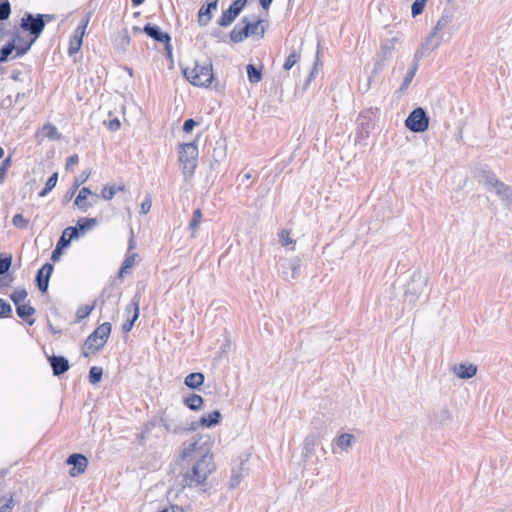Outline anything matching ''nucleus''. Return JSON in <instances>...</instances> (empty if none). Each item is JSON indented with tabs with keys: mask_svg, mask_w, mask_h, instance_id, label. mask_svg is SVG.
<instances>
[{
	"mask_svg": "<svg viewBox=\"0 0 512 512\" xmlns=\"http://www.w3.org/2000/svg\"><path fill=\"white\" fill-rule=\"evenodd\" d=\"M184 460L193 461L192 467L185 474V481L189 486H198L204 483L215 470L213 455L209 450L197 442L190 443L182 452Z\"/></svg>",
	"mask_w": 512,
	"mask_h": 512,
	"instance_id": "obj_1",
	"label": "nucleus"
},
{
	"mask_svg": "<svg viewBox=\"0 0 512 512\" xmlns=\"http://www.w3.org/2000/svg\"><path fill=\"white\" fill-rule=\"evenodd\" d=\"M184 77L194 86L208 87L213 80V67L210 61L203 64L195 62L192 68L183 69Z\"/></svg>",
	"mask_w": 512,
	"mask_h": 512,
	"instance_id": "obj_2",
	"label": "nucleus"
},
{
	"mask_svg": "<svg viewBox=\"0 0 512 512\" xmlns=\"http://www.w3.org/2000/svg\"><path fill=\"white\" fill-rule=\"evenodd\" d=\"M111 333V324L104 322L99 325L86 339L83 345V355L88 357L91 352L101 349Z\"/></svg>",
	"mask_w": 512,
	"mask_h": 512,
	"instance_id": "obj_3",
	"label": "nucleus"
},
{
	"mask_svg": "<svg viewBox=\"0 0 512 512\" xmlns=\"http://www.w3.org/2000/svg\"><path fill=\"white\" fill-rule=\"evenodd\" d=\"M198 148L195 142L180 145L179 161L183 175L188 178L194 174L197 167Z\"/></svg>",
	"mask_w": 512,
	"mask_h": 512,
	"instance_id": "obj_4",
	"label": "nucleus"
},
{
	"mask_svg": "<svg viewBox=\"0 0 512 512\" xmlns=\"http://www.w3.org/2000/svg\"><path fill=\"white\" fill-rule=\"evenodd\" d=\"M428 279L420 272H414L410 281L406 284L404 291V301L409 305H414L419 296L424 292Z\"/></svg>",
	"mask_w": 512,
	"mask_h": 512,
	"instance_id": "obj_5",
	"label": "nucleus"
},
{
	"mask_svg": "<svg viewBox=\"0 0 512 512\" xmlns=\"http://www.w3.org/2000/svg\"><path fill=\"white\" fill-rule=\"evenodd\" d=\"M405 125L412 132H424L428 129L429 119L426 112L419 107L409 114L405 120Z\"/></svg>",
	"mask_w": 512,
	"mask_h": 512,
	"instance_id": "obj_6",
	"label": "nucleus"
},
{
	"mask_svg": "<svg viewBox=\"0 0 512 512\" xmlns=\"http://www.w3.org/2000/svg\"><path fill=\"white\" fill-rule=\"evenodd\" d=\"M44 16L45 15L42 14L33 16L32 14L28 13L22 18L21 28L29 31L30 34L34 35V38L32 39L34 41L39 37L45 27L43 19Z\"/></svg>",
	"mask_w": 512,
	"mask_h": 512,
	"instance_id": "obj_7",
	"label": "nucleus"
},
{
	"mask_svg": "<svg viewBox=\"0 0 512 512\" xmlns=\"http://www.w3.org/2000/svg\"><path fill=\"white\" fill-rule=\"evenodd\" d=\"M442 42V36L437 34L435 31H431L430 34L426 37L425 42L421 45V47L415 53V60H419L424 57L426 54L437 49Z\"/></svg>",
	"mask_w": 512,
	"mask_h": 512,
	"instance_id": "obj_8",
	"label": "nucleus"
},
{
	"mask_svg": "<svg viewBox=\"0 0 512 512\" xmlns=\"http://www.w3.org/2000/svg\"><path fill=\"white\" fill-rule=\"evenodd\" d=\"M66 464L72 465L69 474L72 477H76L86 471L88 466V459L83 454L74 453L67 458Z\"/></svg>",
	"mask_w": 512,
	"mask_h": 512,
	"instance_id": "obj_9",
	"label": "nucleus"
},
{
	"mask_svg": "<svg viewBox=\"0 0 512 512\" xmlns=\"http://www.w3.org/2000/svg\"><path fill=\"white\" fill-rule=\"evenodd\" d=\"M160 422L164 426L165 430L170 433L180 434L188 431V428L178 421L177 417H173L166 412H163L161 415Z\"/></svg>",
	"mask_w": 512,
	"mask_h": 512,
	"instance_id": "obj_10",
	"label": "nucleus"
},
{
	"mask_svg": "<svg viewBox=\"0 0 512 512\" xmlns=\"http://www.w3.org/2000/svg\"><path fill=\"white\" fill-rule=\"evenodd\" d=\"M143 31L151 38L158 42H162L166 44V49H170V36L168 33L161 31V29L156 26L152 25L150 23L146 24L143 28Z\"/></svg>",
	"mask_w": 512,
	"mask_h": 512,
	"instance_id": "obj_11",
	"label": "nucleus"
},
{
	"mask_svg": "<svg viewBox=\"0 0 512 512\" xmlns=\"http://www.w3.org/2000/svg\"><path fill=\"white\" fill-rule=\"evenodd\" d=\"M53 271V265L50 263L44 264L37 272L36 282L38 289L44 293L48 289L49 279Z\"/></svg>",
	"mask_w": 512,
	"mask_h": 512,
	"instance_id": "obj_12",
	"label": "nucleus"
},
{
	"mask_svg": "<svg viewBox=\"0 0 512 512\" xmlns=\"http://www.w3.org/2000/svg\"><path fill=\"white\" fill-rule=\"evenodd\" d=\"M88 20H86L82 25H79L75 31L73 36L70 39L68 53L69 55L76 54L81 46H82V40L85 33V29L87 26Z\"/></svg>",
	"mask_w": 512,
	"mask_h": 512,
	"instance_id": "obj_13",
	"label": "nucleus"
},
{
	"mask_svg": "<svg viewBox=\"0 0 512 512\" xmlns=\"http://www.w3.org/2000/svg\"><path fill=\"white\" fill-rule=\"evenodd\" d=\"M139 302H140V295L139 294H136L132 301H131V304L126 308V310L128 311V313H130L131 311L133 312V316L132 318L129 320H127L123 325H122V330L124 332H129L135 321L137 320L138 316H139Z\"/></svg>",
	"mask_w": 512,
	"mask_h": 512,
	"instance_id": "obj_14",
	"label": "nucleus"
},
{
	"mask_svg": "<svg viewBox=\"0 0 512 512\" xmlns=\"http://www.w3.org/2000/svg\"><path fill=\"white\" fill-rule=\"evenodd\" d=\"M453 373L460 379H470L477 373V366L472 363H460L453 367Z\"/></svg>",
	"mask_w": 512,
	"mask_h": 512,
	"instance_id": "obj_15",
	"label": "nucleus"
},
{
	"mask_svg": "<svg viewBox=\"0 0 512 512\" xmlns=\"http://www.w3.org/2000/svg\"><path fill=\"white\" fill-rule=\"evenodd\" d=\"M477 179L487 190L492 191L499 180L495 174L487 169H480L477 174Z\"/></svg>",
	"mask_w": 512,
	"mask_h": 512,
	"instance_id": "obj_16",
	"label": "nucleus"
},
{
	"mask_svg": "<svg viewBox=\"0 0 512 512\" xmlns=\"http://www.w3.org/2000/svg\"><path fill=\"white\" fill-rule=\"evenodd\" d=\"M319 440H320V435L316 434V433H311L306 436V438L304 439V442H303V451H302L303 458L307 459L314 454L315 448L318 445Z\"/></svg>",
	"mask_w": 512,
	"mask_h": 512,
	"instance_id": "obj_17",
	"label": "nucleus"
},
{
	"mask_svg": "<svg viewBox=\"0 0 512 512\" xmlns=\"http://www.w3.org/2000/svg\"><path fill=\"white\" fill-rule=\"evenodd\" d=\"M218 0H207V5L202 6L198 12V22L201 26L207 25L211 18V10L217 8Z\"/></svg>",
	"mask_w": 512,
	"mask_h": 512,
	"instance_id": "obj_18",
	"label": "nucleus"
},
{
	"mask_svg": "<svg viewBox=\"0 0 512 512\" xmlns=\"http://www.w3.org/2000/svg\"><path fill=\"white\" fill-rule=\"evenodd\" d=\"M49 362L55 376L64 374L70 367L68 360L63 356H52Z\"/></svg>",
	"mask_w": 512,
	"mask_h": 512,
	"instance_id": "obj_19",
	"label": "nucleus"
},
{
	"mask_svg": "<svg viewBox=\"0 0 512 512\" xmlns=\"http://www.w3.org/2000/svg\"><path fill=\"white\" fill-rule=\"evenodd\" d=\"M492 191H494L499 196V198L505 203L507 207L512 205V189L510 186L499 181Z\"/></svg>",
	"mask_w": 512,
	"mask_h": 512,
	"instance_id": "obj_20",
	"label": "nucleus"
},
{
	"mask_svg": "<svg viewBox=\"0 0 512 512\" xmlns=\"http://www.w3.org/2000/svg\"><path fill=\"white\" fill-rule=\"evenodd\" d=\"M16 313L17 315L26 321L29 325H33L35 320L31 318L34 313L35 309L28 303L20 304L16 306Z\"/></svg>",
	"mask_w": 512,
	"mask_h": 512,
	"instance_id": "obj_21",
	"label": "nucleus"
},
{
	"mask_svg": "<svg viewBox=\"0 0 512 512\" xmlns=\"http://www.w3.org/2000/svg\"><path fill=\"white\" fill-rule=\"evenodd\" d=\"M78 228L67 227L62 232L60 239L58 240V250L67 247L71 240L74 238H78Z\"/></svg>",
	"mask_w": 512,
	"mask_h": 512,
	"instance_id": "obj_22",
	"label": "nucleus"
},
{
	"mask_svg": "<svg viewBox=\"0 0 512 512\" xmlns=\"http://www.w3.org/2000/svg\"><path fill=\"white\" fill-rule=\"evenodd\" d=\"M355 441L354 435L350 433H342L335 440V445L341 450L348 452Z\"/></svg>",
	"mask_w": 512,
	"mask_h": 512,
	"instance_id": "obj_23",
	"label": "nucleus"
},
{
	"mask_svg": "<svg viewBox=\"0 0 512 512\" xmlns=\"http://www.w3.org/2000/svg\"><path fill=\"white\" fill-rule=\"evenodd\" d=\"M221 413L220 411L218 410H214L212 412H209L207 414H204L200 420H199V424L200 426L202 427H212V426H215L217 424H219L220 420H221Z\"/></svg>",
	"mask_w": 512,
	"mask_h": 512,
	"instance_id": "obj_24",
	"label": "nucleus"
},
{
	"mask_svg": "<svg viewBox=\"0 0 512 512\" xmlns=\"http://www.w3.org/2000/svg\"><path fill=\"white\" fill-rule=\"evenodd\" d=\"M205 377L200 372L190 373L185 377L184 384L190 389H199L204 383Z\"/></svg>",
	"mask_w": 512,
	"mask_h": 512,
	"instance_id": "obj_25",
	"label": "nucleus"
},
{
	"mask_svg": "<svg viewBox=\"0 0 512 512\" xmlns=\"http://www.w3.org/2000/svg\"><path fill=\"white\" fill-rule=\"evenodd\" d=\"M203 398L197 394H191L184 398L183 403L191 410H200L203 406Z\"/></svg>",
	"mask_w": 512,
	"mask_h": 512,
	"instance_id": "obj_26",
	"label": "nucleus"
},
{
	"mask_svg": "<svg viewBox=\"0 0 512 512\" xmlns=\"http://www.w3.org/2000/svg\"><path fill=\"white\" fill-rule=\"evenodd\" d=\"M41 134L49 140H59L61 138L57 127L51 123H47L42 127Z\"/></svg>",
	"mask_w": 512,
	"mask_h": 512,
	"instance_id": "obj_27",
	"label": "nucleus"
},
{
	"mask_svg": "<svg viewBox=\"0 0 512 512\" xmlns=\"http://www.w3.org/2000/svg\"><path fill=\"white\" fill-rule=\"evenodd\" d=\"M286 268L290 271V277L292 279L298 278L301 269V259L299 257H294L290 259L287 263Z\"/></svg>",
	"mask_w": 512,
	"mask_h": 512,
	"instance_id": "obj_28",
	"label": "nucleus"
},
{
	"mask_svg": "<svg viewBox=\"0 0 512 512\" xmlns=\"http://www.w3.org/2000/svg\"><path fill=\"white\" fill-rule=\"evenodd\" d=\"M247 29L248 28H244L243 27H240L239 24H237L231 31L230 33V39L234 42V43H239V42H242L247 36Z\"/></svg>",
	"mask_w": 512,
	"mask_h": 512,
	"instance_id": "obj_29",
	"label": "nucleus"
},
{
	"mask_svg": "<svg viewBox=\"0 0 512 512\" xmlns=\"http://www.w3.org/2000/svg\"><path fill=\"white\" fill-rule=\"evenodd\" d=\"M237 16L238 14H236L235 11H233L231 8H228L222 13L218 20V24L222 27H227L235 20Z\"/></svg>",
	"mask_w": 512,
	"mask_h": 512,
	"instance_id": "obj_30",
	"label": "nucleus"
},
{
	"mask_svg": "<svg viewBox=\"0 0 512 512\" xmlns=\"http://www.w3.org/2000/svg\"><path fill=\"white\" fill-rule=\"evenodd\" d=\"M248 80L250 83L256 84L262 79V72L260 69L256 68L254 65L249 64L246 67Z\"/></svg>",
	"mask_w": 512,
	"mask_h": 512,
	"instance_id": "obj_31",
	"label": "nucleus"
},
{
	"mask_svg": "<svg viewBox=\"0 0 512 512\" xmlns=\"http://www.w3.org/2000/svg\"><path fill=\"white\" fill-rule=\"evenodd\" d=\"M96 225H97V220L95 218H80L77 221V225L75 228H78V233H79L80 231L84 232L86 230H91Z\"/></svg>",
	"mask_w": 512,
	"mask_h": 512,
	"instance_id": "obj_32",
	"label": "nucleus"
},
{
	"mask_svg": "<svg viewBox=\"0 0 512 512\" xmlns=\"http://www.w3.org/2000/svg\"><path fill=\"white\" fill-rule=\"evenodd\" d=\"M85 197H88L94 201H98L99 199V195L96 194V193H93L89 188L87 187H83L80 189L76 199H75V202L74 204H80L82 202V199H84Z\"/></svg>",
	"mask_w": 512,
	"mask_h": 512,
	"instance_id": "obj_33",
	"label": "nucleus"
},
{
	"mask_svg": "<svg viewBox=\"0 0 512 512\" xmlns=\"http://www.w3.org/2000/svg\"><path fill=\"white\" fill-rule=\"evenodd\" d=\"M452 22V16L449 14L442 15L439 20L437 21L435 27L433 28V31H435L437 34L439 32L445 30Z\"/></svg>",
	"mask_w": 512,
	"mask_h": 512,
	"instance_id": "obj_34",
	"label": "nucleus"
},
{
	"mask_svg": "<svg viewBox=\"0 0 512 512\" xmlns=\"http://www.w3.org/2000/svg\"><path fill=\"white\" fill-rule=\"evenodd\" d=\"M246 474L247 471L244 467H240L238 470L233 471L230 479V486L232 488L237 487Z\"/></svg>",
	"mask_w": 512,
	"mask_h": 512,
	"instance_id": "obj_35",
	"label": "nucleus"
},
{
	"mask_svg": "<svg viewBox=\"0 0 512 512\" xmlns=\"http://www.w3.org/2000/svg\"><path fill=\"white\" fill-rule=\"evenodd\" d=\"M14 506L15 502L11 495L0 497V512H12Z\"/></svg>",
	"mask_w": 512,
	"mask_h": 512,
	"instance_id": "obj_36",
	"label": "nucleus"
},
{
	"mask_svg": "<svg viewBox=\"0 0 512 512\" xmlns=\"http://www.w3.org/2000/svg\"><path fill=\"white\" fill-rule=\"evenodd\" d=\"M58 173H53L45 183L44 189L39 192L40 197L46 196L57 184Z\"/></svg>",
	"mask_w": 512,
	"mask_h": 512,
	"instance_id": "obj_37",
	"label": "nucleus"
},
{
	"mask_svg": "<svg viewBox=\"0 0 512 512\" xmlns=\"http://www.w3.org/2000/svg\"><path fill=\"white\" fill-rule=\"evenodd\" d=\"M136 256L137 255L135 253L126 256V258L124 259V261L120 267V270H119L120 277H123V275L127 272V270L134 266Z\"/></svg>",
	"mask_w": 512,
	"mask_h": 512,
	"instance_id": "obj_38",
	"label": "nucleus"
},
{
	"mask_svg": "<svg viewBox=\"0 0 512 512\" xmlns=\"http://www.w3.org/2000/svg\"><path fill=\"white\" fill-rule=\"evenodd\" d=\"M417 69H418V64L414 63L412 65V67L407 71V73L403 79L401 88H400L401 90H405L408 88V86L410 85L411 81L413 80V78L415 76Z\"/></svg>",
	"mask_w": 512,
	"mask_h": 512,
	"instance_id": "obj_39",
	"label": "nucleus"
},
{
	"mask_svg": "<svg viewBox=\"0 0 512 512\" xmlns=\"http://www.w3.org/2000/svg\"><path fill=\"white\" fill-rule=\"evenodd\" d=\"M27 298V292L25 289L15 290L11 295L10 299L13 301L15 306L24 304Z\"/></svg>",
	"mask_w": 512,
	"mask_h": 512,
	"instance_id": "obj_40",
	"label": "nucleus"
},
{
	"mask_svg": "<svg viewBox=\"0 0 512 512\" xmlns=\"http://www.w3.org/2000/svg\"><path fill=\"white\" fill-rule=\"evenodd\" d=\"M103 370L101 367L94 366L89 371V382L96 384L101 381Z\"/></svg>",
	"mask_w": 512,
	"mask_h": 512,
	"instance_id": "obj_41",
	"label": "nucleus"
},
{
	"mask_svg": "<svg viewBox=\"0 0 512 512\" xmlns=\"http://www.w3.org/2000/svg\"><path fill=\"white\" fill-rule=\"evenodd\" d=\"M14 49L15 45L13 42H9L8 44L4 45L0 50V63L6 62Z\"/></svg>",
	"mask_w": 512,
	"mask_h": 512,
	"instance_id": "obj_42",
	"label": "nucleus"
},
{
	"mask_svg": "<svg viewBox=\"0 0 512 512\" xmlns=\"http://www.w3.org/2000/svg\"><path fill=\"white\" fill-rule=\"evenodd\" d=\"M300 55L296 50H293L289 56L287 57L285 63H284V69L290 70L299 60Z\"/></svg>",
	"mask_w": 512,
	"mask_h": 512,
	"instance_id": "obj_43",
	"label": "nucleus"
},
{
	"mask_svg": "<svg viewBox=\"0 0 512 512\" xmlns=\"http://www.w3.org/2000/svg\"><path fill=\"white\" fill-rule=\"evenodd\" d=\"M201 219H202V212L200 209H196L193 212L192 219L189 223V228L193 231L197 230V228L200 225Z\"/></svg>",
	"mask_w": 512,
	"mask_h": 512,
	"instance_id": "obj_44",
	"label": "nucleus"
},
{
	"mask_svg": "<svg viewBox=\"0 0 512 512\" xmlns=\"http://www.w3.org/2000/svg\"><path fill=\"white\" fill-rule=\"evenodd\" d=\"M426 0H415L411 6V14L413 17L420 15L425 7Z\"/></svg>",
	"mask_w": 512,
	"mask_h": 512,
	"instance_id": "obj_45",
	"label": "nucleus"
},
{
	"mask_svg": "<svg viewBox=\"0 0 512 512\" xmlns=\"http://www.w3.org/2000/svg\"><path fill=\"white\" fill-rule=\"evenodd\" d=\"M279 242L282 246H289L294 244V240L290 236V232L288 230H282L279 234Z\"/></svg>",
	"mask_w": 512,
	"mask_h": 512,
	"instance_id": "obj_46",
	"label": "nucleus"
},
{
	"mask_svg": "<svg viewBox=\"0 0 512 512\" xmlns=\"http://www.w3.org/2000/svg\"><path fill=\"white\" fill-rule=\"evenodd\" d=\"M116 194V186H105L101 191V197L105 200H111Z\"/></svg>",
	"mask_w": 512,
	"mask_h": 512,
	"instance_id": "obj_47",
	"label": "nucleus"
},
{
	"mask_svg": "<svg viewBox=\"0 0 512 512\" xmlns=\"http://www.w3.org/2000/svg\"><path fill=\"white\" fill-rule=\"evenodd\" d=\"M11 13V6L8 1L0 3V20H6Z\"/></svg>",
	"mask_w": 512,
	"mask_h": 512,
	"instance_id": "obj_48",
	"label": "nucleus"
},
{
	"mask_svg": "<svg viewBox=\"0 0 512 512\" xmlns=\"http://www.w3.org/2000/svg\"><path fill=\"white\" fill-rule=\"evenodd\" d=\"M97 201H94L92 199H89L88 197H85L82 199V202L80 204H75L78 209H80L82 212H87L89 208L93 207Z\"/></svg>",
	"mask_w": 512,
	"mask_h": 512,
	"instance_id": "obj_49",
	"label": "nucleus"
},
{
	"mask_svg": "<svg viewBox=\"0 0 512 512\" xmlns=\"http://www.w3.org/2000/svg\"><path fill=\"white\" fill-rule=\"evenodd\" d=\"M11 164V158L7 157L0 165V184L5 180L6 173Z\"/></svg>",
	"mask_w": 512,
	"mask_h": 512,
	"instance_id": "obj_50",
	"label": "nucleus"
},
{
	"mask_svg": "<svg viewBox=\"0 0 512 512\" xmlns=\"http://www.w3.org/2000/svg\"><path fill=\"white\" fill-rule=\"evenodd\" d=\"M12 313V307L9 303L0 298V317H8Z\"/></svg>",
	"mask_w": 512,
	"mask_h": 512,
	"instance_id": "obj_51",
	"label": "nucleus"
},
{
	"mask_svg": "<svg viewBox=\"0 0 512 512\" xmlns=\"http://www.w3.org/2000/svg\"><path fill=\"white\" fill-rule=\"evenodd\" d=\"M226 155V148L224 145H218L214 148L213 158L215 161L220 162Z\"/></svg>",
	"mask_w": 512,
	"mask_h": 512,
	"instance_id": "obj_52",
	"label": "nucleus"
},
{
	"mask_svg": "<svg viewBox=\"0 0 512 512\" xmlns=\"http://www.w3.org/2000/svg\"><path fill=\"white\" fill-rule=\"evenodd\" d=\"M12 223H13L14 226H16L18 228H25V227H27V220L20 213L15 214L13 216Z\"/></svg>",
	"mask_w": 512,
	"mask_h": 512,
	"instance_id": "obj_53",
	"label": "nucleus"
},
{
	"mask_svg": "<svg viewBox=\"0 0 512 512\" xmlns=\"http://www.w3.org/2000/svg\"><path fill=\"white\" fill-rule=\"evenodd\" d=\"M92 310H93V306H88V305L82 306V307L78 308V310L76 312V316L78 319H84L92 312Z\"/></svg>",
	"mask_w": 512,
	"mask_h": 512,
	"instance_id": "obj_54",
	"label": "nucleus"
},
{
	"mask_svg": "<svg viewBox=\"0 0 512 512\" xmlns=\"http://www.w3.org/2000/svg\"><path fill=\"white\" fill-rule=\"evenodd\" d=\"M11 257H1L0 256V275L6 273L11 266Z\"/></svg>",
	"mask_w": 512,
	"mask_h": 512,
	"instance_id": "obj_55",
	"label": "nucleus"
},
{
	"mask_svg": "<svg viewBox=\"0 0 512 512\" xmlns=\"http://www.w3.org/2000/svg\"><path fill=\"white\" fill-rule=\"evenodd\" d=\"M259 27H260V21H256V22H253V23H246L244 25V28H248L247 29V36L258 34L259 33L258 32Z\"/></svg>",
	"mask_w": 512,
	"mask_h": 512,
	"instance_id": "obj_56",
	"label": "nucleus"
},
{
	"mask_svg": "<svg viewBox=\"0 0 512 512\" xmlns=\"http://www.w3.org/2000/svg\"><path fill=\"white\" fill-rule=\"evenodd\" d=\"M33 43H34V40H31L29 43H27L24 46H15V49H14L16 51L15 57H20V56H23L24 54H26L29 51V49L31 48Z\"/></svg>",
	"mask_w": 512,
	"mask_h": 512,
	"instance_id": "obj_57",
	"label": "nucleus"
},
{
	"mask_svg": "<svg viewBox=\"0 0 512 512\" xmlns=\"http://www.w3.org/2000/svg\"><path fill=\"white\" fill-rule=\"evenodd\" d=\"M246 2H247V0H234L229 8H231L233 11H235L236 14L239 15V13L242 11L244 6L246 5Z\"/></svg>",
	"mask_w": 512,
	"mask_h": 512,
	"instance_id": "obj_58",
	"label": "nucleus"
},
{
	"mask_svg": "<svg viewBox=\"0 0 512 512\" xmlns=\"http://www.w3.org/2000/svg\"><path fill=\"white\" fill-rule=\"evenodd\" d=\"M151 206H152L151 197L147 196L141 204V213L147 214L150 211Z\"/></svg>",
	"mask_w": 512,
	"mask_h": 512,
	"instance_id": "obj_59",
	"label": "nucleus"
},
{
	"mask_svg": "<svg viewBox=\"0 0 512 512\" xmlns=\"http://www.w3.org/2000/svg\"><path fill=\"white\" fill-rule=\"evenodd\" d=\"M196 125L197 122L195 120L187 119L183 124V131L186 133H190Z\"/></svg>",
	"mask_w": 512,
	"mask_h": 512,
	"instance_id": "obj_60",
	"label": "nucleus"
},
{
	"mask_svg": "<svg viewBox=\"0 0 512 512\" xmlns=\"http://www.w3.org/2000/svg\"><path fill=\"white\" fill-rule=\"evenodd\" d=\"M155 425L156 424L154 421L145 423L144 428L142 430V438H145L146 435L149 434L151 432V430L155 427Z\"/></svg>",
	"mask_w": 512,
	"mask_h": 512,
	"instance_id": "obj_61",
	"label": "nucleus"
},
{
	"mask_svg": "<svg viewBox=\"0 0 512 512\" xmlns=\"http://www.w3.org/2000/svg\"><path fill=\"white\" fill-rule=\"evenodd\" d=\"M79 161V157L77 154H73L70 157H68L66 162V169H70L73 165H76Z\"/></svg>",
	"mask_w": 512,
	"mask_h": 512,
	"instance_id": "obj_62",
	"label": "nucleus"
},
{
	"mask_svg": "<svg viewBox=\"0 0 512 512\" xmlns=\"http://www.w3.org/2000/svg\"><path fill=\"white\" fill-rule=\"evenodd\" d=\"M90 176V173L83 172L79 178L75 180V188H78L82 183H84Z\"/></svg>",
	"mask_w": 512,
	"mask_h": 512,
	"instance_id": "obj_63",
	"label": "nucleus"
},
{
	"mask_svg": "<svg viewBox=\"0 0 512 512\" xmlns=\"http://www.w3.org/2000/svg\"><path fill=\"white\" fill-rule=\"evenodd\" d=\"M120 126H121L120 121L117 118L110 120L108 123V128L111 131L118 130L120 128Z\"/></svg>",
	"mask_w": 512,
	"mask_h": 512,
	"instance_id": "obj_64",
	"label": "nucleus"
}]
</instances>
